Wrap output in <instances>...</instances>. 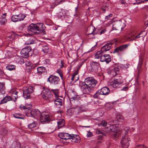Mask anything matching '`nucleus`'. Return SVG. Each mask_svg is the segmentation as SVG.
I'll return each instance as SVG.
<instances>
[{
    "mask_svg": "<svg viewBox=\"0 0 148 148\" xmlns=\"http://www.w3.org/2000/svg\"><path fill=\"white\" fill-rule=\"evenodd\" d=\"M130 132L128 127H126L122 130L121 133H125V135L123 136L121 141V145L123 148H128L129 146L130 139L128 137L127 134Z\"/></svg>",
    "mask_w": 148,
    "mask_h": 148,
    "instance_id": "obj_1",
    "label": "nucleus"
},
{
    "mask_svg": "<svg viewBox=\"0 0 148 148\" xmlns=\"http://www.w3.org/2000/svg\"><path fill=\"white\" fill-rule=\"evenodd\" d=\"M44 25L42 23H38L36 24L32 23L29 25L28 27V31H30L36 34V31H42L44 29Z\"/></svg>",
    "mask_w": 148,
    "mask_h": 148,
    "instance_id": "obj_2",
    "label": "nucleus"
},
{
    "mask_svg": "<svg viewBox=\"0 0 148 148\" xmlns=\"http://www.w3.org/2000/svg\"><path fill=\"white\" fill-rule=\"evenodd\" d=\"M41 94L43 99L47 102L53 101L54 100V96L51 94V91L47 88L44 89Z\"/></svg>",
    "mask_w": 148,
    "mask_h": 148,
    "instance_id": "obj_3",
    "label": "nucleus"
},
{
    "mask_svg": "<svg viewBox=\"0 0 148 148\" xmlns=\"http://www.w3.org/2000/svg\"><path fill=\"white\" fill-rule=\"evenodd\" d=\"M115 125L110 124V127L111 129V132H114L113 134H112V138L114 139H116V138H117L119 135V133L117 132V128L119 127H123V125H121L120 124L119 125H117L115 124Z\"/></svg>",
    "mask_w": 148,
    "mask_h": 148,
    "instance_id": "obj_4",
    "label": "nucleus"
},
{
    "mask_svg": "<svg viewBox=\"0 0 148 148\" xmlns=\"http://www.w3.org/2000/svg\"><path fill=\"white\" fill-rule=\"evenodd\" d=\"M110 92L109 89L106 87H104L99 90L94 95L95 98L100 99V95H106L108 94Z\"/></svg>",
    "mask_w": 148,
    "mask_h": 148,
    "instance_id": "obj_5",
    "label": "nucleus"
},
{
    "mask_svg": "<svg viewBox=\"0 0 148 148\" xmlns=\"http://www.w3.org/2000/svg\"><path fill=\"white\" fill-rule=\"evenodd\" d=\"M39 118L43 124L48 123L51 121V116L47 113L43 112L41 113Z\"/></svg>",
    "mask_w": 148,
    "mask_h": 148,
    "instance_id": "obj_6",
    "label": "nucleus"
},
{
    "mask_svg": "<svg viewBox=\"0 0 148 148\" xmlns=\"http://www.w3.org/2000/svg\"><path fill=\"white\" fill-rule=\"evenodd\" d=\"M85 82L87 85L94 88L97 83V82L93 77H88L85 79Z\"/></svg>",
    "mask_w": 148,
    "mask_h": 148,
    "instance_id": "obj_7",
    "label": "nucleus"
},
{
    "mask_svg": "<svg viewBox=\"0 0 148 148\" xmlns=\"http://www.w3.org/2000/svg\"><path fill=\"white\" fill-rule=\"evenodd\" d=\"M90 71L93 72L97 73L100 70L99 64L97 62H92L90 63Z\"/></svg>",
    "mask_w": 148,
    "mask_h": 148,
    "instance_id": "obj_8",
    "label": "nucleus"
},
{
    "mask_svg": "<svg viewBox=\"0 0 148 148\" xmlns=\"http://www.w3.org/2000/svg\"><path fill=\"white\" fill-rule=\"evenodd\" d=\"M47 81L54 85H58L60 82V79L58 77L52 75H50L48 78Z\"/></svg>",
    "mask_w": 148,
    "mask_h": 148,
    "instance_id": "obj_9",
    "label": "nucleus"
},
{
    "mask_svg": "<svg viewBox=\"0 0 148 148\" xmlns=\"http://www.w3.org/2000/svg\"><path fill=\"white\" fill-rule=\"evenodd\" d=\"M20 107L21 109L25 110V112L26 116L32 117V109H31L32 108V106L31 105L25 106H21Z\"/></svg>",
    "mask_w": 148,
    "mask_h": 148,
    "instance_id": "obj_10",
    "label": "nucleus"
},
{
    "mask_svg": "<svg viewBox=\"0 0 148 148\" xmlns=\"http://www.w3.org/2000/svg\"><path fill=\"white\" fill-rule=\"evenodd\" d=\"M32 48L30 46H28L23 48L21 51V54L23 57L27 58L29 56V52L31 50Z\"/></svg>",
    "mask_w": 148,
    "mask_h": 148,
    "instance_id": "obj_11",
    "label": "nucleus"
},
{
    "mask_svg": "<svg viewBox=\"0 0 148 148\" xmlns=\"http://www.w3.org/2000/svg\"><path fill=\"white\" fill-rule=\"evenodd\" d=\"M33 88L32 86H29L25 90L23 91V96L26 99L30 98V94L33 92Z\"/></svg>",
    "mask_w": 148,
    "mask_h": 148,
    "instance_id": "obj_12",
    "label": "nucleus"
},
{
    "mask_svg": "<svg viewBox=\"0 0 148 148\" xmlns=\"http://www.w3.org/2000/svg\"><path fill=\"white\" fill-rule=\"evenodd\" d=\"M128 46V44H125L120 46L114 49L113 53H119L120 52L124 51L127 48Z\"/></svg>",
    "mask_w": 148,
    "mask_h": 148,
    "instance_id": "obj_13",
    "label": "nucleus"
},
{
    "mask_svg": "<svg viewBox=\"0 0 148 148\" xmlns=\"http://www.w3.org/2000/svg\"><path fill=\"white\" fill-rule=\"evenodd\" d=\"M111 60V57L109 54H105L101 57L100 61L101 62H106L108 64Z\"/></svg>",
    "mask_w": 148,
    "mask_h": 148,
    "instance_id": "obj_14",
    "label": "nucleus"
},
{
    "mask_svg": "<svg viewBox=\"0 0 148 148\" xmlns=\"http://www.w3.org/2000/svg\"><path fill=\"white\" fill-rule=\"evenodd\" d=\"M122 23L121 20H117L114 21L113 24V28L115 30H117L121 28L122 30L123 28L121 27V26Z\"/></svg>",
    "mask_w": 148,
    "mask_h": 148,
    "instance_id": "obj_15",
    "label": "nucleus"
},
{
    "mask_svg": "<svg viewBox=\"0 0 148 148\" xmlns=\"http://www.w3.org/2000/svg\"><path fill=\"white\" fill-rule=\"evenodd\" d=\"M122 83V82L117 79H115L113 82H112L108 84V85L111 87L114 88L118 87L119 85Z\"/></svg>",
    "mask_w": 148,
    "mask_h": 148,
    "instance_id": "obj_16",
    "label": "nucleus"
},
{
    "mask_svg": "<svg viewBox=\"0 0 148 148\" xmlns=\"http://www.w3.org/2000/svg\"><path fill=\"white\" fill-rule=\"evenodd\" d=\"M113 43L111 42L108 43L106 44L101 48V51L103 53L105 52L110 50Z\"/></svg>",
    "mask_w": 148,
    "mask_h": 148,
    "instance_id": "obj_17",
    "label": "nucleus"
},
{
    "mask_svg": "<svg viewBox=\"0 0 148 148\" xmlns=\"http://www.w3.org/2000/svg\"><path fill=\"white\" fill-rule=\"evenodd\" d=\"M71 134L66 133H60L58 134V136L60 138L64 140L70 139Z\"/></svg>",
    "mask_w": 148,
    "mask_h": 148,
    "instance_id": "obj_18",
    "label": "nucleus"
},
{
    "mask_svg": "<svg viewBox=\"0 0 148 148\" xmlns=\"http://www.w3.org/2000/svg\"><path fill=\"white\" fill-rule=\"evenodd\" d=\"M69 140L75 143H78L80 139L79 136L77 135L72 134H71Z\"/></svg>",
    "mask_w": 148,
    "mask_h": 148,
    "instance_id": "obj_19",
    "label": "nucleus"
},
{
    "mask_svg": "<svg viewBox=\"0 0 148 148\" xmlns=\"http://www.w3.org/2000/svg\"><path fill=\"white\" fill-rule=\"evenodd\" d=\"M41 113L38 110L32 109V117L36 118H39Z\"/></svg>",
    "mask_w": 148,
    "mask_h": 148,
    "instance_id": "obj_20",
    "label": "nucleus"
},
{
    "mask_svg": "<svg viewBox=\"0 0 148 148\" xmlns=\"http://www.w3.org/2000/svg\"><path fill=\"white\" fill-rule=\"evenodd\" d=\"M85 86L82 90L84 94H89L93 88L87 85Z\"/></svg>",
    "mask_w": 148,
    "mask_h": 148,
    "instance_id": "obj_21",
    "label": "nucleus"
},
{
    "mask_svg": "<svg viewBox=\"0 0 148 148\" xmlns=\"http://www.w3.org/2000/svg\"><path fill=\"white\" fill-rule=\"evenodd\" d=\"M20 15H13L11 18V20L13 22H16L22 20L24 19V17L23 16H22L21 18H20Z\"/></svg>",
    "mask_w": 148,
    "mask_h": 148,
    "instance_id": "obj_22",
    "label": "nucleus"
},
{
    "mask_svg": "<svg viewBox=\"0 0 148 148\" xmlns=\"http://www.w3.org/2000/svg\"><path fill=\"white\" fill-rule=\"evenodd\" d=\"M95 30V27L92 26H90L88 27L87 30V32H89V33L87 34L88 35H91L92 36L91 38H93L94 36V35L96 34L94 33V31Z\"/></svg>",
    "mask_w": 148,
    "mask_h": 148,
    "instance_id": "obj_23",
    "label": "nucleus"
},
{
    "mask_svg": "<svg viewBox=\"0 0 148 148\" xmlns=\"http://www.w3.org/2000/svg\"><path fill=\"white\" fill-rule=\"evenodd\" d=\"M42 47V51L44 53H47L49 51V49L48 45L46 43L43 42L40 44Z\"/></svg>",
    "mask_w": 148,
    "mask_h": 148,
    "instance_id": "obj_24",
    "label": "nucleus"
},
{
    "mask_svg": "<svg viewBox=\"0 0 148 148\" xmlns=\"http://www.w3.org/2000/svg\"><path fill=\"white\" fill-rule=\"evenodd\" d=\"M7 15L6 13L3 14L2 15L0 16V24L1 25H5L7 22L5 19V16Z\"/></svg>",
    "mask_w": 148,
    "mask_h": 148,
    "instance_id": "obj_25",
    "label": "nucleus"
},
{
    "mask_svg": "<svg viewBox=\"0 0 148 148\" xmlns=\"http://www.w3.org/2000/svg\"><path fill=\"white\" fill-rule=\"evenodd\" d=\"M123 120V117L121 115H117L115 119L112 121L114 124L119 123V122H122Z\"/></svg>",
    "mask_w": 148,
    "mask_h": 148,
    "instance_id": "obj_26",
    "label": "nucleus"
},
{
    "mask_svg": "<svg viewBox=\"0 0 148 148\" xmlns=\"http://www.w3.org/2000/svg\"><path fill=\"white\" fill-rule=\"evenodd\" d=\"M17 36V34L14 32H12L8 33V40L9 41H12L14 40L15 37Z\"/></svg>",
    "mask_w": 148,
    "mask_h": 148,
    "instance_id": "obj_27",
    "label": "nucleus"
},
{
    "mask_svg": "<svg viewBox=\"0 0 148 148\" xmlns=\"http://www.w3.org/2000/svg\"><path fill=\"white\" fill-rule=\"evenodd\" d=\"M69 96L70 99L74 100L76 98L77 95L76 92L71 90L69 92Z\"/></svg>",
    "mask_w": 148,
    "mask_h": 148,
    "instance_id": "obj_28",
    "label": "nucleus"
},
{
    "mask_svg": "<svg viewBox=\"0 0 148 148\" xmlns=\"http://www.w3.org/2000/svg\"><path fill=\"white\" fill-rule=\"evenodd\" d=\"M5 82H0V95H3L5 93Z\"/></svg>",
    "mask_w": 148,
    "mask_h": 148,
    "instance_id": "obj_29",
    "label": "nucleus"
},
{
    "mask_svg": "<svg viewBox=\"0 0 148 148\" xmlns=\"http://www.w3.org/2000/svg\"><path fill=\"white\" fill-rule=\"evenodd\" d=\"M53 101H54V103L56 106H61L62 105V99L58 98H54V100Z\"/></svg>",
    "mask_w": 148,
    "mask_h": 148,
    "instance_id": "obj_30",
    "label": "nucleus"
},
{
    "mask_svg": "<svg viewBox=\"0 0 148 148\" xmlns=\"http://www.w3.org/2000/svg\"><path fill=\"white\" fill-rule=\"evenodd\" d=\"M62 3L60 0H55L51 4L50 8L52 9L54 8L56 6Z\"/></svg>",
    "mask_w": 148,
    "mask_h": 148,
    "instance_id": "obj_31",
    "label": "nucleus"
},
{
    "mask_svg": "<svg viewBox=\"0 0 148 148\" xmlns=\"http://www.w3.org/2000/svg\"><path fill=\"white\" fill-rule=\"evenodd\" d=\"M12 99V98L9 96H7L4 97L0 103V104L4 103H6L7 101H9Z\"/></svg>",
    "mask_w": 148,
    "mask_h": 148,
    "instance_id": "obj_32",
    "label": "nucleus"
},
{
    "mask_svg": "<svg viewBox=\"0 0 148 148\" xmlns=\"http://www.w3.org/2000/svg\"><path fill=\"white\" fill-rule=\"evenodd\" d=\"M38 73L39 74H41L43 73H45L46 71L45 67L42 66L39 67L37 68Z\"/></svg>",
    "mask_w": 148,
    "mask_h": 148,
    "instance_id": "obj_33",
    "label": "nucleus"
},
{
    "mask_svg": "<svg viewBox=\"0 0 148 148\" xmlns=\"http://www.w3.org/2000/svg\"><path fill=\"white\" fill-rule=\"evenodd\" d=\"M57 123L58 128L60 129L65 124L64 120V119H62L60 120Z\"/></svg>",
    "mask_w": 148,
    "mask_h": 148,
    "instance_id": "obj_34",
    "label": "nucleus"
},
{
    "mask_svg": "<svg viewBox=\"0 0 148 148\" xmlns=\"http://www.w3.org/2000/svg\"><path fill=\"white\" fill-rule=\"evenodd\" d=\"M143 56H140L139 57V62L137 67L139 71L140 70V69L141 67V66L143 64Z\"/></svg>",
    "mask_w": 148,
    "mask_h": 148,
    "instance_id": "obj_35",
    "label": "nucleus"
},
{
    "mask_svg": "<svg viewBox=\"0 0 148 148\" xmlns=\"http://www.w3.org/2000/svg\"><path fill=\"white\" fill-rule=\"evenodd\" d=\"M6 68L8 70L10 71H12L15 70L16 66L14 65L9 64L6 66Z\"/></svg>",
    "mask_w": 148,
    "mask_h": 148,
    "instance_id": "obj_36",
    "label": "nucleus"
},
{
    "mask_svg": "<svg viewBox=\"0 0 148 148\" xmlns=\"http://www.w3.org/2000/svg\"><path fill=\"white\" fill-rule=\"evenodd\" d=\"M109 7L108 4L106 3L101 8V10L103 11V13H105Z\"/></svg>",
    "mask_w": 148,
    "mask_h": 148,
    "instance_id": "obj_37",
    "label": "nucleus"
},
{
    "mask_svg": "<svg viewBox=\"0 0 148 148\" xmlns=\"http://www.w3.org/2000/svg\"><path fill=\"white\" fill-rule=\"evenodd\" d=\"M35 38H31L28 39L26 42V44L27 45H30L33 44L35 43V41L34 40Z\"/></svg>",
    "mask_w": 148,
    "mask_h": 148,
    "instance_id": "obj_38",
    "label": "nucleus"
},
{
    "mask_svg": "<svg viewBox=\"0 0 148 148\" xmlns=\"http://www.w3.org/2000/svg\"><path fill=\"white\" fill-rule=\"evenodd\" d=\"M103 53L101 50L98 51L95 56V58L97 59L100 58L101 59V56H102Z\"/></svg>",
    "mask_w": 148,
    "mask_h": 148,
    "instance_id": "obj_39",
    "label": "nucleus"
},
{
    "mask_svg": "<svg viewBox=\"0 0 148 148\" xmlns=\"http://www.w3.org/2000/svg\"><path fill=\"white\" fill-rule=\"evenodd\" d=\"M37 125V123L36 122H34L28 125V127L30 129H32L36 127Z\"/></svg>",
    "mask_w": 148,
    "mask_h": 148,
    "instance_id": "obj_40",
    "label": "nucleus"
},
{
    "mask_svg": "<svg viewBox=\"0 0 148 148\" xmlns=\"http://www.w3.org/2000/svg\"><path fill=\"white\" fill-rule=\"evenodd\" d=\"M51 91L55 95V96L54 97V98H58L59 97L58 96V93L59 92L58 89H52Z\"/></svg>",
    "mask_w": 148,
    "mask_h": 148,
    "instance_id": "obj_41",
    "label": "nucleus"
},
{
    "mask_svg": "<svg viewBox=\"0 0 148 148\" xmlns=\"http://www.w3.org/2000/svg\"><path fill=\"white\" fill-rule=\"evenodd\" d=\"M7 128H2L0 130V135H4L7 133Z\"/></svg>",
    "mask_w": 148,
    "mask_h": 148,
    "instance_id": "obj_42",
    "label": "nucleus"
},
{
    "mask_svg": "<svg viewBox=\"0 0 148 148\" xmlns=\"http://www.w3.org/2000/svg\"><path fill=\"white\" fill-rule=\"evenodd\" d=\"M86 85V84L85 81L84 82H79L78 85L79 87L80 88L81 90H82Z\"/></svg>",
    "mask_w": 148,
    "mask_h": 148,
    "instance_id": "obj_43",
    "label": "nucleus"
},
{
    "mask_svg": "<svg viewBox=\"0 0 148 148\" xmlns=\"http://www.w3.org/2000/svg\"><path fill=\"white\" fill-rule=\"evenodd\" d=\"M21 114L20 113H15L14 114V116L16 118L19 119H23V117H21Z\"/></svg>",
    "mask_w": 148,
    "mask_h": 148,
    "instance_id": "obj_44",
    "label": "nucleus"
},
{
    "mask_svg": "<svg viewBox=\"0 0 148 148\" xmlns=\"http://www.w3.org/2000/svg\"><path fill=\"white\" fill-rule=\"evenodd\" d=\"M113 16V14H110L107 16H106L105 18V21H106L110 19L111 17H112Z\"/></svg>",
    "mask_w": 148,
    "mask_h": 148,
    "instance_id": "obj_45",
    "label": "nucleus"
},
{
    "mask_svg": "<svg viewBox=\"0 0 148 148\" xmlns=\"http://www.w3.org/2000/svg\"><path fill=\"white\" fill-rule=\"evenodd\" d=\"M110 74L112 77H114L117 75V73L115 72L113 69L111 70Z\"/></svg>",
    "mask_w": 148,
    "mask_h": 148,
    "instance_id": "obj_46",
    "label": "nucleus"
},
{
    "mask_svg": "<svg viewBox=\"0 0 148 148\" xmlns=\"http://www.w3.org/2000/svg\"><path fill=\"white\" fill-rule=\"evenodd\" d=\"M99 125H100L102 126L105 127L107 125V122L104 120L100 124H99Z\"/></svg>",
    "mask_w": 148,
    "mask_h": 148,
    "instance_id": "obj_47",
    "label": "nucleus"
},
{
    "mask_svg": "<svg viewBox=\"0 0 148 148\" xmlns=\"http://www.w3.org/2000/svg\"><path fill=\"white\" fill-rule=\"evenodd\" d=\"M57 73L59 74L62 79H63V75L61 71L58 69L57 71Z\"/></svg>",
    "mask_w": 148,
    "mask_h": 148,
    "instance_id": "obj_48",
    "label": "nucleus"
},
{
    "mask_svg": "<svg viewBox=\"0 0 148 148\" xmlns=\"http://www.w3.org/2000/svg\"><path fill=\"white\" fill-rule=\"evenodd\" d=\"M140 33L141 34V37H142L143 38L144 37L146 36V34L145 32V30L143 31L140 32Z\"/></svg>",
    "mask_w": 148,
    "mask_h": 148,
    "instance_id": "obj_49",
    "label": "nucleus"
},
{
    "mask_svg": "<svg viewBox=\"0 0 148 148\" xmlns=\"http://www.w3.org/2000/svg\"><path fill=\"white\" fill-rule=\"evenodd\" d=\"M50 62L49 59H47L45 60L44 64L46 65H49L50 64Z\"/></svg>",
    "mask_w": 148,
    "mask_h": 148,
    "instance_id": "obj_50",
    "label": "nucleus"
},
{
    "mask_svg": "<svg viewBox=\"0 0 148 148\" xmlns=\"http://www.w3.org/2000/svg\"><path fill=\"white\" fill-rule=\"evenodd\" d=\"M75 110V111L76 112H79V111L80 110V108L78 106H77L74 108Z\"/></svg>",
    "mask_w": 148,
    "mask_h": 148,
    "instance_id": "obj_51",
    "label": "nucleus"
},
{
    "mask_svg": "<svg viewBox=\"0 0 148 148\" xmlns=\"http://www.w3.org/2000/svg\"><path fill=\"white\" fill-rule=\"evenodd\" d=\"M135 148H148L144 145H139L137 146Z\"/></svg>",
    "mask_w": 148,
    "mask_h": 148,
    "instance_id": "obj_52",
    "label": "nucleus"
},
{
    "mask_svg": "<svg viewBox=\"0 0 148 148\" xmlns=\"http://www.w3.org/2000/svg\"><path fill=\"white\" fill-rule=\"evenodd\" d=\"M111 129L110 127V125L109 126H108L106 127L105 128V130L107 132H111Z\"/></svg>",
    "mask_w": 148,
    "mask_h": 148,
    "instance_id": "obj_53",
    "label": "nucleus"
},
{
    "mask_svg": "<svg viewBox=\"0 0 148 148\" xmlns=\"http://www.w3.org/2000/svg\"><path fill=\"white\" fill-rule=\"evenodd\" d=\"M96 133L98 134H101L103 135H105L106 134L100 130H98L96 131Z\"/></svg>",
    "mask_w": 148,
    "mask_h": 148,
    "instance_id": "obj_54",
    "label": "nucleus"
},
{
    "mask_svg": "<svg viewBox=\"0 0 148 148\" xmlns=\"http://www.w3.org/2000/svg\"><path fill=\"white\" fill-rule=\"evenodd\" d=\"M113 69L115 72H116L117 73V74L119 73V68L116 67L114 68Z\"/></svg>",
    "mask_w": 148,
    "mask_h": 148,
    "instance_id": "obj_55",
    "label": "nucleus"
},
{
    "mask_svg": "<svg viewBox=\"0 0 148 148\" xmlns=\"http://www.w3.org/2000/svg\"><path fill=\"white\" fill-rule=\"evenodd\" d=\"M93 135L92 134V132L89 131L87 133V136L88 137H90Z\"/></svg>",
    "mask_w": 148,
    "mask_h": 148,
    "instance_id": "obj_56",
    "label": "nucleus"
},
{
    "mask_svg": "<svg viewBox=\"0 0 148 148\" xmlns=\"http://www.w3.org/2000/svg\"><path fill=\"white\" fill-rule=\"evenodd\" d=\"M10 148H20V147H18L17 146H16L14 144H12Z\"/></svg>",
    "mask_w": 148,
    "mask_h": 148,
    "instance_id": "obj_57",
    "label": "nucleus"
},
{
    "mask_svg": "<svg viewBox=\"0 0 148 148\" xmlns=\"http://www.w3.org/2000/svg\"><path fill=\"white\" fill-rule=\"evenodd\" d=\"M130 64L129 63H126V64H124V66L126 69H127L129 68L130 66Z\"/></svg>",
    "mask_w": 148,
    "mask_h": 148,
    "instance_id": "obj_58",
    "label": "nucleus"
},
{
    "mask_svg": "<svg viewBox=\"0 0 148 148\" xmlns=\"http://www.w3.org/2000/svg\"><path fill=\"white\" fill-rule=\"evenodd\" d=\"M18 92L16 91H14L12 92V95H17Z\"/></svg>",
    "mask_w": 148,
    "mask_h": 148,
    "instance_id": "obj_59",
    "label": "nucleus"
},
{
    "mask_svg": "<svg viewBox=\"0 0 148 148\" xmlns=\"http://www.w3.org/2000/svg\"><path fill=\"white\" fill-rule=\"evenodd\" d=\"M128 87H124L122 89H121L122 90L126 91L128 90Z\"/></svg>",
    "mask_w": 148,
    "mask_h": 148,
    "instance_id": "obj_60",
    "label": "nucleus"
},
{
    "mask_svg": "<svg viewBox=\"0 0 148 148\" xmlns=\"http://www.w3.org/2000/svg\"><path fill=\"white\" fill-rule=\"evenodd\" d=\"M12 98H14L16 100L18 98L17 95H12Z\"/></svg>",
    "mask_w": 148,
    "mask_h": 148,
    "instance_id": "obj_61",
    "label": "nucleus"
},
{
    "mask_svg": "<svg viewBox=\"0 0 148 148\" xmlns=\"http://www.w3.org/2000/svg\"><path fill=\"white\" fill-rule=\"evenodd\" d=\"M141 34L140 32L136 37L135 38H137L141 37Z\"/></svg>",
    "mask_w": 148,
    "mask_h": 148,
    "instance_id": "obj_62",
    "label": "nucleus"
},
{
    "mask_svg": "<svg viewBox=\"0 0 148 148\" xmlns=\"http://www.w3.org/2000/svg\"><path fill=\"white\" fill-rule=\"evenodd\" d=\"M78 73V71L77 70L74 73V74H73V75L75 76L76 75H77V74Z\"/></svg>",
    "mask_w": 148,
    "mask_h": 148,
    "instance_id": "obj_63",
    "label": "nucleus"
},
{
    "mask_svg": "<svg viewBox=\"0 0 148 148\" xmlns=\"http://www.w3.org/2000/svg\"><path fill=\"white\" fill-rule=\"evenodd\" d=\"M106 31V30L105 29H103L100 32V34H102L104 33Z\"/></svg>",
    "mask_w": 148,
    "mask_h": 148,
    "instance_id": "obj_64",
    "label": "nucleus"
}]
</instances>
